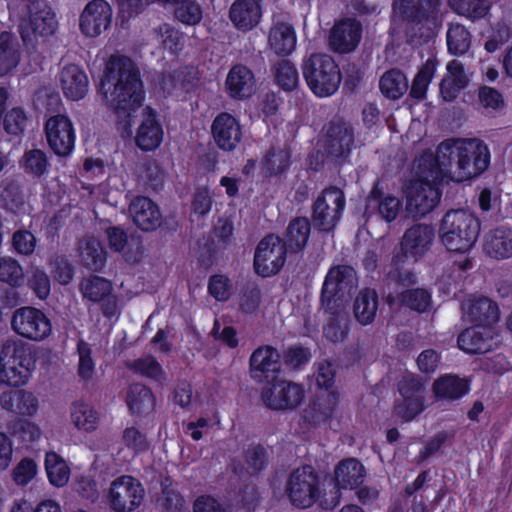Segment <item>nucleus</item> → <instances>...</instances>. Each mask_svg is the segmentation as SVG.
Masks as SVG:
<instances>
[{
	"mask_svg": "<svg viewBox=\"0 0 512 512\" xmlns=\"http://www.w3.org/2000/svg\"><path fill=\"white\" fill-rule=\"evenodd\" d=\"M123 443L134 454L145 451L149 447L146 435L135 427H127L124 430Z\"/></svg>",
	"mask_w": 512,
	"mask_h": 512,
	"instance_id": "nucleus-60",
	"label": "nucleus"
},
{
	"mask_svg": "<svg viewBox=\"0 0 512 512\" xmlns=\"http://www.w3.org/2000/svg\"><path fill=\"white\" fill-rule=\"evenodd\" d=\"M157 41L162 48L172 55H176L183 48V36L168 24L161 25L155 31Z\"/></svg>",
	"mask_w": 512,
	"mask_h": 512,
	"instance_id": "nucleus-52",
	"label": "nucleus"
},
{
	"mask_svg": "<svg viewBox=\"0 0 512 512\" xmlns=\"http://www.w3.org/2000/svg\"><path fill=\"white\" fill-rule=\"evenodd\" d=\"M499 337L494 325L477 324L465 329L458 336V346L470 354L486 353L495 349Z\"/></svg>",
	"mask_w": 512,
	"mask_h": 512,
	"instance_id": "nucleus-17",
	"label": "nucleus"
},
{
	"mask_svg": "<svg viewBox=\"0 0 512 512\" xmlns=\"http://www.w3.org/2000/svg\"><path fill=\"white\" fill-rule=\"evenodd\" d=\"M80 257L84 265L94 270L101 269L106 260V254L96 239H89L82 244Z\"/></svg>",
	"mask_w": 512,
	"mask_h": 512,
	"instance_id": "nucleus-50",
	"label": "nucleus"
},
{
	"mask_svg": "<svg viewBox=\"0 0 512 512\" xmlns=\"http://www.w3.org/2000/svg\"><path fill=\"white\" fill-rule=\"evenodd\" d=\"M346 205L342 190L329 187L323 190L313 204L312 221L316 228L331 231L339 222Z\"/></svg>",
	"mask_w": 512,
	"mask_h": 512,
	"instance_id": "nucleus-11",
	"label": "nucleus"
},
{
	"mask_svg": "<svg viewBox=\"0 0 512 512\" xmlns=\"http://www.w3.org/2000/svg\"><path fill=\"white\" fill-rule=\"evenodd\" d=\"M364 467L356 459L340 462L335 469V484L340 489H354L364 479Z\"/></svg>",
	"mask_w": 512,
	"mask_h": 512,
	"instance_id": "nucleus-35",
	"label": "nucleus"
},
{
	"mask_svg": "<svg viewBox=\"0 0 512 512\" xmlns=\"http://www.w3.org/2000/svg\"><path fill=\"white\" fill-rule=\"evenodd\" d=\"M361 38V25L354 19H343L336 22L331 29L329 46L339 53L353 51Z\"/></svg>",
	"mask_w": 512,
	"mask_h": 512,
	"instance_id": "nucleus-21",
	"label": "nucleus"
},
{
	"mask_svg": "<svg viewBox=\"0 0 512 512\" xmlns=\"http://www.w3.org/2000/svg\"><path fill=\"white\" fill-rule=\"evenodd\" d=\"M29 284L40 299H45L50 293V280L45 271L39 267L31 269Z\"/></svg>",
	"mask_w": 512,
	"mask_h": 512,
	"instance_id": "nucleus-61",
	"label": "nucleus"
},
{
	"mask_svg": "<svg viewBox=\"0 0 512 512\" xmlns=\"http://www.w3.org/2000/svg\"><path fill=\"white\" fill-rule=\"evenodd\" d=\"M27 120L22 109L13 108L4 117V128L10 134H18L24 130Z\"/></svg>",
	"mask_w": 512,
	"mask_h": 512,
	"instance_id": "nucleus-63",
	"label": "nucleus"
},
{
	"mask_svg": "<svg viewBox=\"0 0 512 512\" xmlns=\"http://www.w3.org/2000/svg\"><path fill=\"white\" fill-rule=\"evenodd\" d=\"M286 260V247L278 236L271 234L257 245L254 255V269L262 277L277 274Z\"/></svg>",
	"mask_w": 512,
	"mask_h": 512,
	"instance_id": "nucleus-14",
	"label": "nucleus"
},
{
	"mask_svg": "<svg viewBox=\"0 0 512 512\" xmlns=\"http://www.w3.org/2000/svg\"><path fill=\"white\" fill-rule=\"evenodd\" d=\"M421 159L422 156L414 162L413 171L416 179L410 181L404 189L406 199L405 211L411 217L423 216L431 212L440 201V193L436 181L443 175H438L437 177L432 175L429 162H426V165L422 163L421 168L418 169Z\"/></svg>",
	"mask_w": 512,
	"mask_h": 512,
	"instance_id": "nucleus-6",
	"label": "nucleus"
},
{
	"mask_svg": "<svg viewBox=\"0 0 512 512\" xmlns=\"http://www.w3.org/2000/svg\"><path fill=\"white\" fill-rule=\"evenodd\" d=\"M276 80L284 90H293L299 82L296 67L287 60L281 61L276 67Z\"/></svg>",
	"mask_w": 512,
	"mask_h": 512,
	"instance_id": "nucleus-55",
	"label": "nucleus"
},
{
	"mask_svg": "<svg viewBox=\"0 0 512 512\" xmlns=\"http://www.w3.org/2000/svg\"><path fill=\"white\" fill-rule=\"evenodd\" d=\"M422 383L414 375L404 376L399 383V392L403 402L398 404L396 412L405 420L418 415L424 408L423 398L420 395Z\"/></svg>",
	"mask_w": 512,
	"mask_h": 512,
	"instance_id": "nucleus-19",
	"label": "nucleus"
},
{
	"mask_svg": "<svg viewBox=\"0 0 512 512\" xmlns=\"http://www.w3.org/2000/svg\"><path fill=\"white\" fill-rule=\"evenodd\" d=\"M229 16L233 25L245 32L259 24L262 12L256 0H236L230 8Z\"/></svg>",
	"mask_w": 512,
	"mask_h": 512,
	"instance_id": "nucleus-28",
	"label": "nucleus"
},
{
	"mask_svg": "<svg viewBox=\"0 0 512 512\" xmlns=\"http://www.w3.org/2000/svg\"><path fill=\"white\" fill-rule=\"evenodd\" d=\"M310 234V222L306 217H299L290 222L287 231V242L291 249L302 248Z\"/></svg>",
	"mask_w": 512,
	"mask_h": 512,
	"instance_id": "nucleus-51",
	"label": "nucleus"
},
{
	"mask_svg": "<svg viewBox=\"0 0 512 512\" xmlns=\"http://www.w3.org/2000/svg\"><path fill=\"white\" fill-rule=\"evenodd\" d=\"M464 315L471 321L483 325H494L499 318L498 308L489 298L468 299L462 306Z\"/></svg>",
	"mask_w": 512,
	"mask_h": 512,
	"instance_id": "nucleus-33",
	"label": "nucleus"
},
{
	"mask_svg": "<svg viewBox=\"0 0 512 512\" xmlns=\"http://www.w3.org/2000/svg\"><path fill=\"white\" fill-rule=\"evenodd\" d=\"M434 236L435 232L431 226L415 225L405 232L401 250L406 258L416 260L430 248Z\"/></svg>",
	"mask_w": 512,
	"mask_h": 512,
	"instance_id": "nucleus-22",
	"label": "nucleus"
},
{
	"mask_svg": "<svg viewBox=\"0 0 512 512\" xmlns=\"http://www.w3.org/2000/svg\"><path fill=\"white\" fill-rule=\"evenodd\" d=\"M479 233V220L465 209L448 211L439 229L440 240L445 248L460 254H466L473 248Z\"/></svg>",
	"mask_w": 512,
	"mask_h": 512,
	"instance_id": "nucleus-5",
	"label": "nucleus"
},
{
	"mask_svg": "<svg viewBox=\"0 0 512 512\" xmlns=\"http://www.w3.org/2000/svg\"><path fill=\"white\" fill-rule=\"evenodd\" d=\"M483 251L497 260L512 257V230L498 227L487 232L483 238Z\"/></svg>",
	"mask_w": 512,
	"mask_h": 512,
	"instance_id": "nucleus-29",
	"label": "nucleus"
},
{
	"mask_svg": "<svg viewBox=\"0 0 512 512\" xmlns=\"http://www.w3.org/2000/svg\"><path fill=\"white\" fill-rule=\"evenodd\" d=\"M297 36L292 25L285 22L275 23L268 34V48L279 56H288L296 48Z\"/></svg>",
	"mask_w": 512,
	"mask_h": 512,
	"instance_id": "nucleus-32",
	"label": "nucleus"
},
{
	"mask_svg": "<svg viewBox=\"0 0 512 512\" xmlns=\"http://www.w3.org/2000/svg\"><path fill=\"white\" fill-rule=\"evenodd\" d=\"M339 413V396L332 391L313 402L304 411L303 418L309 424L318 426L331 423Z\"/></svg>",
	"mask_w": 512,
	"mask_h": 512,
	"instance_id": "nucleus-24",
	"label": "nucleus"
},
{
	"mask_svg": "<svg viewBox=\"0 0 512 512\" xmlns=\"http://www.w3.org/2000/svg\"><path fill=\"white\" fill-rule=\"evenodd\" d=\"M132 368L136 372L155 380H160L163 374L161 366L152 357L136 360Z\"/></svg>",
	"mask_w": 512,
	"mask_h": 512,
	"instance_id": "nucleus-64",
	"label": "nucleus"
},
{
	"mask_svg": "<svg viewBox=\"0 0 512 512\" xmlns=\"http://www.w3.org/2000/svg\"><path fill=\"white\" fill-rule=\"evenodd\" d=\"M71 421L78 430L93 432L98 427L99 415L89 404L75 403L71 409Z\"/></svg>",
	"mask_w": 512,
	"mask_h": 512,
	"instance_id": "nucleus-44",
	"label": "nucleus"
},
{
	"mask_svg": "<svg viewBox=\"0 0 512 512\" xmlns=\"http://www.w3.org/2000/svg\"><path fill=\"white\" fill-rule=\"evenodd\" d=\"M511 36L510 26L505 22H499L492 27L491 35L486 40L484 48L488 53H494L507 43Z\"/></svg>",
	"mask_w": 512,
	"mask_h": 512,
	"instance_id": "nucleus-56",
	"label": "nucleus"
},
{
	"mask_svg": "<svg viewBox=\"0 0 512 512\" xmlns=\"http://www.w3.org/2000/svg\"><path fill=\"white\" fill-rule=\"evenodd\" d=\"M129 211L135 224L144 231H152L161 224L160 211L149 198L136 197Z\"/></svg>",
	"mask_w": 512,
	"mask_h": 512,
	"instance_id": "nucleus-31",
	"label": "nucleus"
},
{
	"mask_svg": "<svg viewBox=\"0 0 512 512\" xmlns=\"http://www.w3.org/2000/svg\"><path fill=\"white\" fill-rule=\"evenodd\" d=\"M329 153L337 158H345L353 145L352 131L346 125L332 126L328 132Z\"/></svg>",
	"mask_w": 512,
	"mask_h": 512,
	"instance_id": "nucleus-38",
	"label": "nucleus"
},
{
	"mask_svg": "<svg viewBox=\"0 0 512 512\" xmlns=\"http://www.w3.org/2000/svg\"><path fill=\"white\" fill-rule=\"evenodd\" d=\"M10 512H63L61 505L53 499H45L35 506L27 500L15 502Z\"/></svg>",
	"mask_w": 512,
	"mask_h": 512,
	"instance_id": "nucleus-58",
	"label": "nucleus"
},
{
	"mask_svg": "<svg viewBox=\"0 0 512 512\" xmlns=\"http://www.w3.org/2000/svg\"><path fill=\"white\" fill-rule=\"evenodd\" d=\"M357 286L354 269L336 266L329 270L322 288V305L332 316L324 327V336L331 342L343 341L348 333L347 319L340 315Z\"/></svg>",
	"mask_w": 512,
	"mask_h": 512,
	"instance_id": "nucleus-4",
	"label": "nucleus"
},
{
	"mask_svg": "<svg viewBox=\"0 0 512 512\" xmlns=\"http://www.w3.org/2000/svg\"><path fill=\"white\" fill-rule=\"evenodd\" d=\"M145 496V490L139 480L124 475L114 479L106 497L115 512H131L137 509Z\"/></svg>",
	"mask_w": 512,
	"mask_h": 512,
	"instance_id": "nucleus-13",
	"label": "nucleus"
},
{
	"mask_svg": "<svg viewBox=\"0 0 512 512\" xmlns=\"http://www.w3.org/2000/svg\"><path fill=\"white\" fill-rule=\"evenodd\" d=\"M12 351L8 367L1 364L0 382L10 386L25 385L35 369V357L29 347L15 340H8L3 345V353Z\"/></svg>",
	"mask_w": 512,
	"mask_h": 512,
	"instance_id": "nucleus-9",
	"label": "nucleus"
},
{
	"mask_svg": "<svg viewBox=\"0 0 512 512\" xmlns=\"http://www.w3.org/2000/svg\"><path fill=\"white\" fill-rule=\"evenodd\" d=\"M440 0H397L393 8V34L405 33L408 43L421 45L432 39L442 25Z\"/></svg>",
	"mask_w": 512,
	"mask_h": 512,
	"instance_id": "nucleus-3",
	"label": "nucleus"
},
{
	"mask_svg": "<svg viewBox=\"0 0 512 512\" xmlns=\"http://www.w3.org/2000/svg\"><path fill=\"white\" fill-rule=\"evenodd\" d=\"M285 493L296 507L312 506L322 494L320 480L314 469L304 466L294 470L288 477Z\"/></svg>",
	"mask_w": 512,
	"mask_h": 512,
	"instance_id": "nucleus-10",
	"label": "nucleus"
},
{
	"mask_svg": "<svg viewBox=\"0 0 512 512\" xmlns=\"http://www.w3.org/2000/svg\"><path fill=\"white\" fill-rule=\"evenodd\" d=\"M45 135L49 147L58 156H68L74 150L75 129L66 115L58 114L49 117L45 123Z\"/></svg>",
	"mask_w": 512,
	"mask_h": 512,
	"instance_id": "nucleus-15",
	"label": "nucleus"
},
{
	"mask_svg": "<svg viewBox=\"0 0 512 512\" xmlns=\"http://www.w3.org/2000/svg\"><path fill=\"white\" fill-rule=\"evenodd\" d=\"M400 302L410 309L423 312L431 303V295L422 288L409 289L401 293Z\"/></svg>",
	"mask_w": 512,
	"mask_h": 512,
	"instance_id": "nucleus-53",
	"label": "nucleus"
},
{
	"mask_svg": "<svg viewBox=\"0 0 512 512\" xmlns=\"http://www.w3.org/2000/svg\"><path fill=\"white\" fill-rule=\"evenodd\" d=\"M20 54L17 41L10 33L0 34V76L12 71L19 63Z\"/></svg>",
	"mask_w": 512,
	"mask_h": 512,
	"instance_id": "nucleus-39",
	"label": "nucleus"
},
{
	"mask_svg": "<svg viewBox=\"0 0 512 512\" xmlns=\"http://www.w3.org/2000/svg\"><path fill=\"white\" fill-rule=\"evenodd\" d=\"M479 102L485 109L498 111L504 108L505 102L501 93L492 87H481L478 93Z\"/></svg>",
	"mask_w": 512,
	"mask_h": 512,
	"instance_id": "nucleus-62",
	"label": "nucleus"
},
{
	"mask_svg": "<svg viewBox=\"0 0 512 512\" xmlns=\"http://www.w3.org/2000/svg\"><path fill=\"white\" fill-rule=\"evenodd\" d=\"M303 76L310 90L318 97L334 94L341 83V72L334 59L327 54H312L303 66Z\"/></svg>",
	"mask_w": 512,
	"mask_h": 512,
	"instance_id": "nucleus-8",
	"label": "nucleus"
},
{
	"mask_svg": "<svg viewBox=\"0 0 512 512\" xmlns=\"http://www.w3.org/2000/svg\"><path fill=\"white\" fill-rule=\"evenodd\" d=\"M99 90L115 110L122 134L130 136V118L144 100L142 82L134 63L125 56L112 55L106 63Z\"/></svg>",
	"mask_w": 512,
	"mask_h": 512,
	"instance_id": "nucleus-1",
	"label": "nucleus"
},
{
	"mask_svg": "<svg viewBox=\"0 0 512 512\" xmlns=\"http://www.w3.org/2000/svg\"><path fill=\"white\" fill-rule=\"evenodd\" d=\"M164 137V131L156 114L146 110L136 130L135 143L142 151L157 149Z\"/></svg>",
	"mask_w": 512,
	"mask_h": 512,
	"instance_id": "nucleus-23",
	"label": "nucleus"
},
{
	"mask_svg": "<svg viewBox=\"0 0 512 512\" xmlns=\"http://www.w3.org/2000/svg\"><path fill=\"white\" fill-rule=\"evenodd\" d=\"M448 51L453 55H463L470 48V32L464 25L451 24L446 35Z\"/></svg>",
	"mask_w": 512,
	"mask_h": 512,
	"instance_id": "nucleus-47",
	"label": "nucleus"
},
{
	"mask_svg": "<svg viewBox=\"0 0 512 512\" xmlns=\"http://www.w3.org/2000/svg\"><path fill=\"white\" fill-rule=\"evenodd\" d=\"M60 84L64 95L73 101L82 99L88 92V77L75 64L66 65L60 72Z\"/></svg>",
	"mask_w": 512,
	"mask_h": 512,
	"instance_id": "nucleus-27",
	"label": "nucleus"
},
{
	"mask_svg": "<svg viewBox=\"0 0 512 512\" xmlns=\"http://www.w3.org/2000/svg\"><path fill=\"white\" fill-rule=\"evenodd\" d=\"M112 21V8L105 0H92L83 9L79 27L87 37H97L106 31Z\"/></svg>",
	"mask_w": 512,
	"mask_h": 512,
	"instance_id": "nucleus-18",
	"label": "nucleus"
},
{
	"mask_svg": "<svg viewBox=\"0 0 512 512\" xmlns=\"http://www.w3.org/2000/svg\"><path fill=\"white\" fill-rule=\"evenodd\" d=\"M378 308V298L374 290L365 289L357 296L354 304L356 319L363 325L371 323Z\"/></svg>",
	"mask_w": 512,
	"mask_h": 512,
	"instance_id": "nucleus-42",
	"label": "nucleus"
},
{
	"mask_svg": "<svg viewBox=\"0 0 512 512\" xmlns=\"http://www.w3.org/2000/svg\"><path fill=\"white\" fill-rule=\"evenodd\" d=\"M11 329L22 338L40 342L50 336L52 323L40 309L26 306L14 311Z\"/></svg>",
	"mask_w": 512,
	"mask_h": 512,
	"instance_id": "nucleus-12",
	"label": "nucleus"
},
{
	"mask_svg": "<svg viewBox=\"0 0 512 512\" xmlns=\"http://www.w3.org/2000/svg\"><path fill=\"white\" fill-rule=\"evenodd\" d=\"M470 82L464 65L458 60L450 61L446 66V74L440 82V95L446 102L455 100L461 90Z\"/></svg>",
	"mask_w": 512,
	"mask_h": 512,
	"instance_id": "nucleus-25",
	"label": "nucleus"
},
{
	"mask_svg": "<svg viewBox=\"0 0 512 512\" xmlns=\"http://www.w3.org/2000/svg\"><path fill=\"white\" fill-rule=\"evenodd\" d=\"M381 92L388 98L398 99L408 89V80L399 70L387 71L380 79Z\"/></svg>",
	"mask_w": 512,
	"mask_h": 512,
	"instance_id": "nucleus-46",
	"label": "nucleus"
},
{
	"mask_svg": "<svg viewBox=\"0 0 512 512\" xmlns=\"http://www.w3.org/2000/svg\"><path fill=\"white\" fill-rule=\"evenodd\" d=\"M304 397L305 391L300 384L285 380L272 384L262 394L265 405L274 410L295 409Z\"/></svg>",
	"mask_w": 512,
	"mask_h": 512,
	"instance_id": "nucleus-16",
	"label": "nucleus"
},
{
	"mask_svg": "<svg viewBox=\"0 0 512 512\" xmlns=\"http://www.w3.org/2000/svg\"><path fill=\"white\" fill-rule=\"evenodd\" d=\"M468 380L456 375H445L438 378L433 385L434 395L441 399L455 400L469 392Z\"/></svg>",
	"mask_w": 512,
	"mask_h": 512,
	"instance_id": "nucleus-36",
	"label": "nucleus"
},
{
	"mask_svg": "<svg viewBox=\"0 0 512 512\" xmlns=\"http://www.w3.org/2000/svg\"><path fill=\"white\" fill-rule=\"evenodd\" d=\"M0 282L12 288L25 284L24 268L16 258L10 255L0 256Z\"/></svg>",
	"mask_w": 512,
	"mask_h": 512,
	"instance_id": "nucleus-41",
	"label": "nucleus"
},
{
	"mask_svg": "<svg viewBox=\"0 0 512 512\" xmlns=\"http://www.w3.org/2000/svg\"><path fill=\"white\" fill-rule=\"evenodd\" d=\"M1 403L5 409L22 416H33L39 408L37 397L26 390L4 394Z\"/></svg>",
	"mask_w": 512,
	"mask_h": 512,
	"instance_id": "nucleus-34",
	"label": "nucleus"
},
{
	"mask_svg": "<svg viewBox=\"0 0 512 512\" xmlns=\"http://www.w3.org/2000/svg\"><path fill=\"white\" fill-rule=\"evenodd\" d=\"M429 162L432 175L447 176L451 180L462 182L483 173L490 164L488 146L477 138L447 139L441 142L435 151H427L419 161Z\"/></svg>",
	"mask_w": 512,
	"mask_h": 512,
	"instance_id": "nucleus-2",
	"label": "nucleus"
},
{
	"mask_svg": "<svg viewBox=\"0 0 512 512\" xmlns=\"http://www.w3.org/2000/svg\"><path fill=\"white\" fill-rule=\"evenodd\" d=\"M127 403L133 413L145 414L154 409L155 398L147 387L135 384L129 389Z\"/></svg>",
	"mask_w": 512,
	"mask_h": 512,
	"instance_id": "nucleus-43",
	"label": "nucleus"
},
{
	"mask_svg": "<svg viewBox=\"0 0 512 512\" xmlns=\"http://www.w3.org/2000/svg\"><path fill=\"white\" fill-rule=\"evenodd\" d=\"M225 86L228 94L237 99L250 97L256 89L254 75L243 65H236L229 71Z\"/></svg>",
	"mask_w": 512,
	"mask_h": 512,
	"instance_id": "nucleus-30",
	"label": "nucleus"
},
{
	"mask_svg": "<svg viewBox=\"0 0 512 512\" xmlns=\"http://www.w3.org/2000/svg\"><path fill=\"white\" fill-rule=\"evenodd\" d=\"M112 180L113 178L109 177L107 183L100 184L97 187L83 186L82 189L93 198L106 202L112 206H116L121 197V190L119 188L108 189Z\"/></svg>",
	"mask_w": 512,
	"mask_h": 512,
	"instance_id": "nucleus-54",
	"label": "nucleus"
},
{
	"mask_svg": "<svg viewBox=\"0 0 512 512\" xmlns=\"http://www.w3.org/2000/svg\"><path fill=\"white\" fill-rule=\"evenodd\" d=\"M279 370V354L272 347H260L250 358V371L253 379L264 381L274 377Z\"/></svg>",
	"mask_w": 512,
	"mask_h": 512,
	"instance_id": "nucleus-26",
	"label": "nucleus"
},
{
	"mask_svg": "<svg viewBox=\"0 0 512 512\" xmlns=\"http://www.w3.org/2000/svg\"><path fill=\"white\" fill-rule=\"evenodd\" d=\"M20 167L28 175L40 177L47 172L49 161L45 152L41 149H30L25 151L20 159Z\"/></svg>",
	"mask_w": 512,
	"mask_h": 512,
	"instance_id": "nucleus-48",
	"label": "nucleus"
},
{
	"mask_svg": "<svg viewBox=\"0 0 512 512\" xmlns=\"http://www.w3.org/2000/svg\"><path fill=\"white\" fill-rule=\"evenodd\" d=\"M36 244V237L28 230L20 229L12 235V246L20 255H31L35 251Z\"/></svg>",
	"mask_w": 512,
	"mask_h": 512,
	"instance_id": "nucleus-59",
	"label": "nucleus"
},
{
	"mask_svg": "<svg viewBox=\"0 0 512 512\" xmlns=\"http://www.w3.org/2000/svg\"><path fill=\"white\" fill-rule=\"evenodd\" d=\"M112 283L102 277L92 276L82 280L80 290L83 297L91 302H101L112 292Z\"/></svg>",
	"mask_w": 512,
	"mask_h": 512,
	"instance_id": "nucleus-45",
	"label": "nucleus"
},
{
	"mask_svg": "<svg viewBox=\"0 0 512 512\" xmlns=\"http://www.w3.org/2000/svg\"><path fill=\"white\" fill-rule=\"evenodd\" d=\"M437 68V61L435 58H429L423 64L411 87V96L417 99L424 98L427 88L434 77Z\"/></svg>",
	"mask_w": 512,
	"mask_h": 512,
	"instance_id": "nucleus-49",
	"label": "nucleus"
},
{
	"mask_svg": "<svg viewBox=\"0 0 512 512\" xmlns=\"http://www.w3.org/2000/svg\"><path fill=\"white\" fill-rule=\"evenodd\" d=\"M448 4L455 13L472 21L484 18L492 7L489 0H448Z\"/></svg>",
	"mask_w": 512,
	"mask_h": 512,
	"instance_id": "nucleus-40",
	"label": "nucleus"
},
{
	"mask_svg": "<svg viewBox=\"0 0 512 512\" xmlns=\"http://www.w3.org/2000/svg\"><path fill=\"white\" fill-rule=\"evenodd\" d=\"M38 473V464L31 458H23L15 466L12 477L17 485H27Z\"/></svg>",
	"mask_w": 512,
	"mask_h": 512,
	"instance_id": "nucleus-57",
	"label": "nucleus"
},
{
	"mask_svg": "<svg viewBox=\"0 0 512 512\" xmlns=\"http://www.w3.org/2000/svg\"><path fill=\"white\" fill-rule=\"evenodd\" d=\"M44 467L49 483L57 488L64 487L70 479V467L66 460L54 451L45 454Z\"/></svg>",
	"mask_w": 512,
	"mask_h": 512,
	"instance_id": "nucleus-37",
	"label": "nucleus"
},
{
	"mask_svg": "<svg viewBox=\"0 0 512 512\" xmlns=\"http://www.w3.org/2000/svg\"><path fill=\"white\" fill-rule=\"evenodd\" d=\"M211 131L217 146L225 151L234 150L242 138L238 120L229 113L219 114L213 120Z\"/></svg>",
	"mask_w": 512,
	"mask_h": 512,
	"instance_id": "nucleus-20",
	"label": "nucleus"
},
{
	"mask_svg": "<svg viewBox=\"0 0 512 512\" xmlns=\"http://www.w3.org/2000/svg\"><path fill=\"white\" fill-rule=\"evenodd\" d=\"M58 27L56 15L44 0H28L19 15V29L26 46L35 47Z\"/></svg>",
	"mask_w": 512,
	"mask_h": 512,
	"instance_id": "nucleus-7",
	"label": "nucleus"
}]
</instances>
